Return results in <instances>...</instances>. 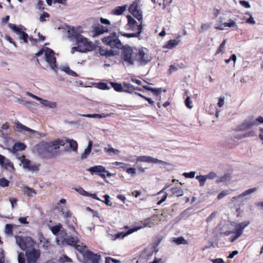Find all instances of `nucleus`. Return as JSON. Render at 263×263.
I'll use <instances>...</instances> for the list:
<instances>
[{"instance_id":"nucleus-1","label":"nucleus","mask_w":263,"mask_h":263,"mask_svg":"<svg viewBox=\"0 0 263 263\" xmlns=\"http://www.w3.org/2000/svg\"><path fill=\"white\" fill-rule=\"evenodd\" d=\"M65 143H68L69 148L67 151H72L75 152L78 151V143L73 139L64 138L57 139L52 141L46 142L43 144L44 149L52 157H56L59 155L58 149L60 146H64Z\"/></svg>"},{"instance_id":"nucleus-2","label":"nucleus","mask_w":263,"mask_h":263,"mask_svg":"<svg viewBox=\"0 0 263 263\" xmlns=\"http://www.w3.org/2000/svg\"><path fill=\"white\" fill-rule=\"evenodd\" d=\"M68 32L69 37H74L77 45L71 48V53H74L76 51L80 52H85L89 50L90 43L86 37H83L81 34H77L74 28H69Z\"/></svg>"},{"instance_id":"nucleus-3","label":"nucleus","mask_w":263,"mask_h":263,"mask_svg":"<svg viewBox=\"0 0 263 263\" xmlns=\"http://www.w3.org/2000/svg\"><path fill=\"white\" fill-rule=\"evenodd\" d=\"M41 255V252L36 249H30L24 253L21 252L18 254V263H36Z\"/></svg>"},{"instance_id":"nucleus-4","label":"nucleus","mask_w":263,"mask_h":263,"mask_svg":"<svg viewBox=\"0 0 263 263\" xmlns=\"http://www.w3.org/2000/svg\"><path fill=\"white\" fill-rule=\"evenodd\" d=\"M123 64L127 67L137 66L136 52L129 46H125L121 54Z\"/></svg>"},{"instance_id":"nucleus-5","label":"nucleus","mask_w":263,"mask_h":263,"mask_svg":"<svg viewBox=\"0 0 263 263\" xmlns=\"http://www.w3.org/2000/svg\"><path fill=\"white\" fill-rule=\"evenodd\" d=\"M146 162L149 163L158 164L163 166H171L173 165L171 163L158 159L157 158H153L149 156H138L136 158L137 167L139 170L142 173H144L145 171V170L147 169V168L143 167L141 164L138 163V162Z\"/></svg>"},{"instance_id":"nucleus-6","label":"nucleus","mask_w":263,"mask_h":263,"mask_svg":"<svg viewBox=\"0 0 263 263\" xmlns=\"http://www.w3.org/2000/svg\"><path fill=\"white\" fill-rule=\"evenodd\" d=\"M43 54L46 62L49 64L51 69L55 71L57 66L56 65V58L53 51L49 48L44 47L38 51L36 55L40 56Z\"/></svg>"},{"instance_id":"nucleus-7","label":"nucleus","mask_w":263,"mask_h":263,"mask_svg":"<svg viewBox=\"0 0 263 263\" xmlns=\"http://www.w3.org/2000/svg\"><path fill=\"white\" fill-rule=\"evenodd\" d=\"M137 66H144L150 62L152 57L148 49L145 48L139 49L136 52Z\"/></svg>"},{"instance_id":"nucleus-8","label":"nucleus","mask_w":263,"mask_h":263,"mask_svg":"<svg viewBox=\"0 0 263 263\" xmlns=\"http://www.w3.org/2000/svg\"><path fill=\"white\" fill-rule=\"evenodd\" d=\"M16 243L23 250H27L33 249L35 242L30 237L17 236L15 237Z\"/></svg>"},{"instance_id":"nucleus-9","label":"nucleus","mask_w":263,"mask_h":263,"mask_svg":"<svg viewBox=\"0 0 263 263\" xmlns=\"http://www.w3.org/2000/svg\"><path fill=\"white\" fill-rule=\"evenodd\" d=\"M9 28L13 31L17 35L19 36L20 40H23L24 42L27 43L28 39H29L32 44H35L36 43V40L34 39L32 37H29L28 35L23 30V26L20 27H17L15 25L9 23L8 24Z\"/></svg>"},{"instance_id":"nucleus-10","label":"nucleus","mask_w":263,"mask_h":263,"mask_svg":"<svg viewBox=\"0 0 263 263\" xmlns=\"http://www.w3.org/2000/svg\"><path fill=\"white\" fill-rule=\"evenodd\" d=\"M102 42L112 48H117L119 49L122 47V44L115 32L112 33L110 35L103 37Z\"/></svg>"},{"instance_id":"nucleus-11","label":"nucleus","mask_w":263,"mask_h":263,"mask_svg":"<svg viewBox=\"0 0 263 263\" xmlns=\"http://www.w3.org/2000/svg\"><path fill=\"white\" fill-rule=\"evenodd\" d=\"M21 162L20 165L22 168L27 172H37L39 169L40 165L31 162L29 159H27L25 156H22L18 158Z\"/></svg>"},{"instance_id":"nucleus-12","label":"nucleus","mask_w":263,"mask_h":263,"mask_svg":"<svg viewBox=\"0 0 263 263\" xmlns=\"http://www.w3.org/2000/svg\"><path fill=\"white\" fill-rule=\"evenodd\" d=\"M250 224V222L249 220H246L241 222L237 223L235 226V230L231 233H234V235L231 236L230 237L231 242H234L239 237L241 236L243 233V230L247 228Z\"/></svg>"},{"instance_id":"nucleus-13","label":"nucleus","mask_w":263,"mask_h":263,"mask_svg":"<svg viewBox=\"0 0 263 263\" xmlns=\"http://www.w3.org/2000/svg\"><path fill=\"white\" fill-rule=\"evenodd\" d=\"M127 23L125 26L126 30L139 32L141 33L143 28L142 22L138 24L135 19L130 15L126 16Z\"/></svg>"},{"instance_id":"nucleus-14","label":"nucleus","mask_w":263,"mask_h":263,"mask_svg":"<svg viewBox=\"0 0 263 263\" xmlns=\"http://www.w3.org/2000/svg\"><path fill=\"white\" fill-rule=\"evenodd\" d=\"M140 5V1L139 0H136L129 6L128 8V11L139 21H142L143 15Z\"/></svg>"},{"instance_id":"nucleus-15","label":"nucleus","mask_w":263,"mask_h":263,"mask_svg":"<svg viewBox=\"0 0 263 263\" xmlns=\"http://www.w3.org/2000/svg\"><path fill=\"white\" fill-rule=\"evenodd\" d=\"M15 125L16 129L18 132L23 133L25 135L31 136L34 135L35 134H37L38 135L42 137H44L45 136V134L43 133H38L37 132L23 125L18 121L15 122Z\"/></svg>"},{"instance_id":"nucleus-16","label":"nucleus","mask_w":263,"mask_h":263,"mask_svg":"<svg viewBox=\"0 0 263 263\" xmlns=\"http://www.w3.org/2000/svg\"><path fill=\"white\" fill-rule=\"evenodd\" d=\"M64 241H65V244L74 246L75 248L81 253H82L84 250L86 248V246L83 244H78L79 242V240L76 238L69 236L64 238Z\"/></svg>"},{"instance_id":"nucleus-17","label":"nucleus","mask_w":263,"mask_h":263,"mask_svg":"<svg viewBox=\"0 0 263 263\" xmlns=\"http://www.w3.org/2000/svg\"><path fill=\"white\" fill-rule=\"evenodd\" d=\"M256 126V120L255 118H249L245 120L240 125L238 126V130L245 131Z\"/></svg>"},{"instance_id":"nucleus-18","label":"nucleus","mask_w":263,"mask_h":263,"mask_svg":"<svg viewBox=\"0 0 263 263\" xmlns=\"http://www.w3.org/2000/svg\"><path fill=\"white\" fill-rule=\"evenodd\" d=\"M85 260H90L91 263H99V260L100 259V256L96 254H93L92 252L89 251H85V249L82 253H81Z\"/></svg>"},{"instance_id":"nucleus-19","label":"nucleus","mask_w":263,"mask_h":263,"mask_svg":"<svg viewBox=\"0 0 263 263\" xmlns=\"http://www.w3.org/2000/svg\"><path fill=\"white\" fill-rule=\"evenodd\" d=\"M141 228L142 227H136V228H135L134 229H130L129 230V231H128L127 232H120V233H116L115 234H110L109 235V238L110 239L112 240H117L118 239H120V238H124L125 236H127L128 235L131 234L132 233H133L135 231H137L139 230H140L141 229Z\"/></svg>"},{"instance_id":"nucleus-20","label":"nucleus","mask_w":263,"mask_h":263,"mask_svg":"<svg viewBox=\"0 0 263 263\" xmlns=\"http://www.w3.org/2000/svg\"><path fill=\"white\" fill-rule=\"evenodd\" d=\"M258 191V188L256 187H254L253 188H251L248 189L242 192V193L238 195L237 196H235L233 198V199H236L244 197L245 200H248L251 197V194L256 192Z\"/></svg>"},{"instance_id":"nucleus-21","label":"nucleus","mask_w":263,"mask_h":263,"mask_svg":"<svg viewBox=\"0 0 263 263\" xmlns=\"http://www.w3.org/2000/svg\"><path fill=\"white\" fill-rule=\"evenodd\" d=\"M87 171L92 174H98L103 178H105L106 177V175L103 173L104 172H107V171L105 168L102 165H97L88 168Z\"/></svg>"},{"instance_id":"nucleus-22","label":"nucleus","mask_w":263,"mask_h":263,"mask_svg":"<svg viewBox=\"0 0 263 263\" xmlns=\"http://www.w3.org/2000/svg\"><path fill=\"white\" fill-rule=\"evenodd\" d=\"M0 165L3 168L6 169L9 171H11L14 170L13 164L10 162V161L1 154Z\"/></svg>"},{"instance_id":"nucleus-23","label":"nucleus","mask_w":263,"mask_h":263,"mask_svg":"<svg viewBox=\"0 0 263 263\" xmlns=\"http://www.w3.org/2000/svg\"><path fill=\"white\" fill-rule=\"evenodd\" d=\"M181 42V36L179 35L175 39L171 40L163 46L164 49H172L176 47Z\"/></svg>"},{"instance_id":"nucleus-24","label":"nucleus","mask_w":263,"mask_h":263,"mask_svg":"<svg viewBox=\"0 0 263 263\" xmlns=\"http://www.w3.org/2000/svg\"><path fill=\"white\" fill-rule=\"evenodd\" d=\"M108 29L106 27L103 26L100 24H96L93 27V35L98 36L104 33L105 32H107Z\"/></svg>"},{"instance_id":"nucleus-25","label":"nucleus","mask_w":263,"mask_h":263,"mask_svg":"<svg viewBox=\"0 0 263 263\" xmlns=\"http://www.w3.org/2000/svg\"><path fill=\"white\" fill-rule=\"evenodd\" d=\"M43 106L50 108L54 109L57 107V103L55 102L50 101L47 100L43 99L41 98H40L39 101Z\"/></svg>"},{"instance_id":"nucleus-26","label":"nucleus","mask_w":263,"mask_h":263,"mask_svg":"<svg viewBox=\"0 0 263 263\" xmlns=\"http://www.w3.org/2000/svg\"><path fill=\"white\" fill-rule=\"evenodd\" d=\"M114 115V113L111 112L110 114H79L80 116L90 118H96V119H101L110 117Z\"/></svg>"},{"instance_id":"nucleus-27","label":"nucleus","mask_w":263,"mask_h":263,"mask_svg":"<svg viewBox=\"0 0 263 263\" xmlns=\"http://www.w3.org/2000/svg\"><path fill=\"white\" fill-rule=\"evenodd\" d=\"M235 26H236L235 22L233 20L230 19L228 22L224 23L221 25H216L215 27V28L217 30H224L225 27H226L232 28V27H234Z\"/></svg>"},{"instance_id":"nucleus-28","label":"nucleus","mask_w":263,"mask_h":263,"mask_svg":"<svg viewBox=\"0 0 263 263\" xmlns=\"http://www.w3.org/2000/svg\"><path fill=\"white\" fill-rule=\"evenodd\" d=\"M127 8V5H123L121 6H117L114 8L111 13L113 15H120L124 13V12L126 10Z\"/></svg>"},{"instance_id":"nucleus-29","label":"nucleus","mask_w":263,"mask_h":263,"mask_svg":"<svg viewBox=\"0 0 263 263\" xmlns=\"http://www.w3.org/2000/svg\"><path fill=\"white\" fill-rule=\"evenodd\" d=\"M157 220V217L156 216L154 215L152 217L147 218L143 222V226H141L142 227L141 229H143L145 227H152L154 225H155V222Z\"/></svg>"},{"instance_id":"nucleus-30","label":"nucleus","mask_w":263,"mask_h":263,"mask_svg":"<svg viewBox=\"0 0 263 263\" xmlns=\"http://www.w3.org/2000/svg\"><path fill=\"white\" fill-rule=\"evenodd\" d=\"M26 148V145L23 143H16L12 148H8V149L11 153L13 154H15L17 152L19 151L24 150Z\"/></svg>"},{"instance_id":"nucleus-31","label":"nucleus","mask_w":263,"mask_h":263,"mask_svg":"<svg viewBox=\"0 0 263 263\" xmlns=\"http://www.w3.org/2000/svg\"><path fill=\"white\" fill-rule=\"evenodd\" d=\"M22 191L25 195L29 197H32L36 194L35 191L33 189L28 186L23 187Z\"/></svg>"},{"instance_id":"nucleus-32","label":"nucleus","mask_w":263,"mask_h":263,"mask_svg":"<svg viewBox=\"0 0 263 263\" xmlns=\"http://www.w3.org/2000/svg\"><path fill=\"white\" fill-rule=\"evenodd\" d=\"M123 92L132 93L134 91V86L132 84L127 82H124L123 83Z\"/></svg>"},{"instance_id":"nucleus-33","label":"nucleus","mask_w":263,"mask_h":263,"mask_svg":"<svg viewBox=\"0 0 263 263\" xmlns=\"http://www.w3.org/2000/svg\"><path fill=\"white\" fill-rule=\"evenodd\" d=\"M104 149V151L108 154L113 153L115 155H119V154L120 153V151L119 149L112 147L111 145L110 144H108L107 145V147H105Z\"/></svg>"},{"instance_id":"nucleus-34","label":"nucleus","mask_w":263,"mask_h":263,"mask_svg":"<svg viewBox=\"0 0 263 263\" xmlns=\"http://www.w3.org/2000/svg\"><path fill=\"white\" fill-rule=\"evenodd\" d=\"M16 225L12 224H7L5 226L4 232L8 235L12 236L13 235V229Z\"/></svg>"},{"instance_id":"nucleus-35","label":"nucleus","mask_w":263,"mask_h":263,"mask_svg":"<svg viewBox=\"0 0 263 263\" xmlns=\"http://www.w3.org/2000/svg\"><path fill=\"white\" fill-rule=\"evenodd\" d=\"M110 84L116 91L118 92H123V84L115 82H110Z\"/></svg>"},{"instance_id":"nucleus-36","label":"nucleus","mask_w":263,"mask_h":263,"mask_svg":"<svg viewBox=\"0 0 263 263\" xmlns=\"http://www.w3.org/2000/svg\"><path fill=\"white\" fill-rule=\"evenodd\" d=\"M171 191L174 195L177 197L182 196L183 195V191L181 188L173 187L171 189Z\"/></svg>"},{"instance_id":"nucleus-37","label":"nucleus","mask_w":263,"mask_h":263,"mask_svg":"<svg viewBox=\"0 0 263 263\" xmlns=\"http://www.w3.org/2000/svg\"><path fill=\"white\" fill-rule=\"evenodd\" d=\"M134 33H122L121 32V34L123 36L130 38V37H139L140 36L141 33L139 32L134 31Z\"/></svg>"},{"instance_id":"nucleus-38","label":"nucleus","mask_w":263,"mask_h":263,"mask_svg":"<svg viewBox=\"0 0 263 263\" xmlns=\"http://www.w3.org/2000/svg\"><path fill=\"white\" fill-rule=\"evenodd\" d=\"M230 175L229 174H226L224 175L219 177L217 178V182L220 183V182H226L227 181H228L230 180Z\"/></svg>"},{"instance_id":"nucleus-39","label":"nucleus","mask_w":263,"mask_h":263,"mask_svg":"<svg viewBox=\"0 0 263 263\" xmlns=\"http://www.w3.org/2000/svg\"><path fill=\"white\" fill-rule=\"evenodd\" d=\"M62 70L67 73L68 74L71 76L72 77H77V74L73 71L70 69L69 67L67 66H63L62 67Z\"/></svg>"},{"instance_id":"nucleus-40","label":"nucleus","mask_w":263,"mask_h":263,"mask_svg":"<svg viewBox=\"0 0 263 263\" xmlns=\"http://www.w3.org/2000/svg\"><path fill=\"white\" fill-rule=\"evenodd\" d=\"M173 242L175 243L177 245H181V244H187V242L186 240L183 237H180L178 238H173Z\"/></svg>"},{"instance_id":"nucleus-41","label":"nucleus","mask_w":263,"mask_h":263,"mask_svg":"<svg viewBox=\"0 0 263 263\" xmlns=\"http://www.w3.org/2000/svg\"><path fill=\"white\" fill-rule=\"evenodd\" d=\"M226 44V40H224L220 44L219 47L216 52V54H218L220 53H223L225 51V45Z\"/></svg>"},{"instance_id":"nucleus-42","label":"nucleus","mask_w":263,"mask_h":263,"mask_svg":"<svg viewBox=\"0 0 263 263\" xmlns=\"http://www.w3.org/2000/svg\"><path fill=\"white\" fill-rule=\"evenodd\" d=\"M196 178L197 180H198L199 183H200V186H203L204 185V183H205L206 180H207L205 175L197 176L196 177Z\"/></svg>"},{"instance_id":"nucleus-43","label":"nucleus","mask_w":263,"mask_h":263,"mask_svg":"<svg viewBox=\"0 0 263 263\" xmlns=\"http://www.w3.org/2000/svg\"><path fill=\"white\" fill-rule=\"evenodd\" d=\"M16 102H18V103H20L22 105H25V106H28V105H31V103L30 102L25 100L23 99H21V98H16Z\"/></svg>"},{"instance_id":"nucleus-44","label":"nucleus","mask_w":263,"mask_h":263,"mask_svg":"<svg viewBox=\"0 0 263 263\" xmlns=\"http://www.w3.org/2000/svg\"><path fill=\"white\" fill-rule=\"evenodd\" d=\"M59 261L60 262L62 263L70 262L71 261V259L66 255H63L60 257Z\"/></svg>"},{"instance_id":"nucleus-45","label":"nucleus","mask_w":263,"mask_h":263,"mask_svg":"<svg viewBox=\"0 0 263 263\" xmlns=\"http://www.w3.org/2000/svg\"><path fill=\"white\" fill-rule=\"evenodd\" d=\"M230 193L231 192L230 190H223L218 194V195L217 196V198L218 199H221L224 196L230 194Z\"/></svg>"},{"instance_id":"nucleus-46","label":"nucleus","mask_w":263,"mask_h":263,"mask_svg":"<svg viewBox=\"0 0 263 263\" xmlns=\"http://www.w3.org/2000/svg\"><path fill=\"white\" fill-rule=\"evenodd\" d=\"M112 51L111 50L107 51V50H103L101 48L100 49V51H99L100 54L101 55H105L106 57L110 56L112 54Z\"/></svg>"},{"instance_id":"nucleus-47","label":"nucleus","mask_w":263,"mask_h":263,"mask_svg":"<svg viewBox=\"0 0 263 263\" xmlns=\"http://www.w3.org/2000/svg\"><path fill=\"white\" fill-rule=\"evenodd\" d=\"M9 201L11 203V209L13 210L15 206L17 205V200L16 198L14 197H10Z\"/></svg>"},{"instance_id":"nucleus-48","label":"nucleus","mask_w":263,"mask_h":263,"mask_svg":"<svg viewBox=\"0 0 263 263\" xmlns=\"http://www.w3.org/2000/svg\"><path fill=\"white\" fill-rule=\"evenodd\" d=\"M90 149H89L88 148H86L84 151V152L82 154L81 156V159L83 160L87 158L88 155H89L91 152Z\"/></svg>"},{"instance_id":"nucleus-49","label":"nucleus","mask_w":263,"mask_h":263,"mask_svg":"<svg viewBox=\"0 0 263 263\" xmlns=\"http://www.w3.org/2000/svg\"><path fill=\"white\" fill-rule=\"evenodd\" d=\"M9 181L6 179L3 178L0 179V186L2 187H6L9 185Z\"/></svg>"},{"instance_id":"nucleus-50","label":"nucleus","mask_w":263,"mask_h":263,"mask_svg":"<svg viewBox=\"0 0 263 263\" xmlns=\"http://www.w3.org/2000/svg\"><path fill=\"white\" fill-rule=\"evenodd\" d=\"M185 106L190 109L192 108V101H191L190 98L189 97H187L186 99L185 100Z\"/></svg>"},{"instance_id":"nucleus-51","label":"nucleus","mask_w":263,"mask_h":263,"mask_svg":"<svg viewBox=\"0 0 263 263\" xmlns=\"http://www.w3.org/2000/svg\"><path fill=\"white\" fill-rule=\"evenodd\" d=\"M61 228V226L60 224H59L58 226H55L52 227L51 228V230L54 234H56L60 231Z\"/></svg>"},{"instance_id":"nucleus-52","label":"nucleus","mask_w":263,"mask_h":263,"mask_svg":"<svg viewBox=\"0 0 263 263\" xmlns=\"http://www.w3.org/2000/svg\"><path fill=\"white\" fill-rule=\"evenodd\" d=\"M211 27V23H204L202 24L201 26V29L202 31H204L209 30Z\"/></svg>"},{"instance_id":"nucleus-53","label":"nucleus","mask_w":263,"mask_h":263,"mask_svg":"<svg viewBox=\"0 0 263 263\" xmlns=\"http://www.w3.org/2000/svg\"><path fill=\"white\" fill-rule=\"evenodd\" d=\"M205 176L207 179L212 180L216 178L217 174L215 172H211Z\"/></svg>"},{"instance_id":"nucleus-54","label":"nucleus","mask_w":263,"mask_h":263,"mask_svg":"<svg viewBox=\"0 0 263 263\" xmlns=\"http://www.w3.org/2000/svg\"><path fill=\"white\" fill-rule=\"evenodd\" d=\"M104 197L105 198V201H102L104 202L108 206H111L112 203L110 200H109V196L108 195H105Z\"/></svg>"},{"instance_id":"nucleus-55","label":"nucleus","mask_w":263,"mask_h":263,"mask_svg":"<svg viewBox=\"0 0 263 263\" xmlns=\"http://www.w3.org/2000/svg\"><path fill=\"white\" fill-rule=\"evenodd\" d=\"M49 17V14L44 12L43 14L41 15L40 16L39 20L41 22H44L46 21L45 18H48Z\"/></svg>"},{"instance_id":"nucleus-56","label":"nucleus","mask_w":263,"mask_h":263,"mask_svg":"<svg viewBox=\"0 0 263 263\" xmlns=\"http://www.w3.org/2000/svg\"><path fill=\"white\" fill-rule=\"evenodd\" d=\"M183 175L186 178H193L195 177V172H191L190 173H184Z\"/></svg>"},{"instance_id":"nucleus-57","label":"nucleus","mask_w":263,"mask_h":263,"mask_svg":"<svg viewBox=\"0 0 263 263\" xmlns=\"http://www.w3.org/2000/svg\"><path fill=\"white\" fill-rule=\"evenodd\" d=\"M237 60L236 55L235 54H233L231 57L229 59H227L225 60V62L228 64L231 61H233L234 63H235Z\"/></svg>"},{"instance_id":"nucleus-58","label":"nucleus","mask_w":263,"mask_h":263,"mask_svg":"<svg viewBox=\"0 0 263 263\" xmlns=\"http://www.w3.org/2000/svg\"><path fill=\"white\" fill-rule=\"evenodd\" d=\"M239 4L246 8H250L251 6L248 2L245 1H241L239 2Z\"/></svg>"},{"instance_id":"nucleus-59","label":"nucleus","mask_w":263,"mask_h":263,"mask_svg":"<svg viewBox=\"0 0 263 263\" xmlns=\"http://www.w3.org/2000/svg\"><path fill=\"white\" fill-rule=\"evenodd\" d=\"M126 173L128 174H130L132 175H135L136 173V169L134 167H130L126 170Z\"/></svg>"},{"instance_id":"nucleus-60","label":"nucleus","mask_w":263,"mask_h":263,"mask_svg":"<svg viewBox=\"0 0 263 263\" xmlns=\"http://www.w3.org/2000/svg\"><path fill=\"white\" fill-rule=\"evenodd\" d=\"M224 104V97H220L219 98V101L217 105L219 107H222Z\"/></svg>"},{"instance_id":"nucleus-61","label":"nucleus","mask_w":263,"mask_h":263,"mask_svg":"<svg viewBox=\"0 0 263 263\" xmlns=\"http://www.w3.org/2000/svg\"><path fill=\"white\" fill-rule=\"evenodd\" d=\"M216 216V212L212 213L206 219V221L207 222H210L213 220Z\"/></svg>"},{"instance_id":"nucleus-62","label":"nucleus","mask_w":263,"mask_h":263,"mask_svg":"<svg viewBox=\"0 0 263 263\" xmlns=\"http://www.w3.org/2000/svg\"><path fill=\"white\" fill-rule=\"evenodd\" d=\"M77 191L81 195L88 196L89 195V194L84 191L82 188H79L78 190H77Z\"/></svg>"},{"instance_id":"nucleus-63","label":"nucleus","mask_w":263,"mask_h":263,"mask_svg":"<svg viewBox=\"0 0 263 263\" xmlns=\"http://www.w3.org/2000/svg\"><path fill=\"white\" fill-rule=\"evenodd\" d=\"M0 263H6L3 251L0 249Z\"/></svg>"},{"instance_id":"nucleus-64","label":"nucleus","mask_w":263,"mask_h":263,"mask_svg":"<svg viewBox=\"0 0 263 263\" xmlns=\"http://www.w3.org/2000/svg\"><path fill=\"white\" fill-rule=\"evenodd\" d=\"M213 263H225L222 258L212 259L211 260Z\"/></svg>"}]
</instances>
